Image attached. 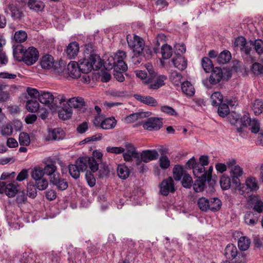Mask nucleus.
Instances as JSON below:
<instances>
[{"label":"nucleus","instance_id":"nucleus-10","mask_svg":"<svg viewBox=\"0 0 263 263\" xmlns=\"http://www.w3.org/2000/svg\"><path fill=\"white\" fill-rule=\"evenodd\" d=\"M144 129L148 130H157L162 126V122L158 118H151L142 124Z\"/></svg>","mask_w":263,"mask_h":263},{"label":"nucleus","instance_id":"nucleus-46","mask_svg":"<svg viewBox=\"0 0 263 263\" xmlns=\"http://www.w3.org/2000/svg\"><path fill=\"white\" fill-rule=\"evenodd\" d=\"M135 73L136 77L141 79L144 84L147 85V83L151 82V79H149V76H147L144 71L137 70L135 71Z\"/></svg>","mask_w":263,"mask_h":263},{"label":"nucleus","instance_id":"nucleus-60","mask_svg":"<svg viewBox=\"0 0 263 263\" xmlns=\"http://www.w3.org/2000/svg\"><path fill=\"white\" fill-rule=\"evenodd\" d=\"M159 165L163 169H167L170 165V161L166 156H161L159 160Z\"/></svg>","mask_w":263,"mask_h":263},{"label":"nucleus","instance_id":"nucleus-6","mask_svg":"<svg viewBox=\"0 0 263 263\" xmlns=\"http://www.w3.org/2000/svg\"><path fill=\"white\" fill-rule=\"evenodd\" d=\"M18 191V186L14 182L0 181V194L5 193L9 197H13Z\"/></svg>","mask_w":263,"mask_h":263},{"label":"nucleus","instance_id":"nucleus-9","mask_svg":"<svg viewBox=\"0 0 263 263\" xmlns=\"http://www.w3.org/2000/svg\"><path fill=\"white\" fill-rule=\"evenodd\" d=\"M151 82L147 83L148 87L151 89H157L163 86L164 81L166 80V77L164 75L157 76L156 73L149 77Z\"/></svg>","mask_w":263,"mask_h":263},{"label":"nucleus","instance_id":"nucleus-56","mask_svg":"<svg viewBox=\"0 0 263 263\" xmlns=\"http://www.w3.org/2000/svg\"><path fill=\"white\" fill-rule=\"evenodd\" d=\"M161 111L168 115L171 116L176 117L178 116V113L177 111L172 107L167 105L162 106L160 108Z\"/></svg>","mask_w":263,"mask_h":263},{"label":"nucleus","instance_id":"nucleus-18","mask_svg":"<svg viewBox=\"0 0 263 263\" xmlns=\"http://www.w3.org/2000/svg\"><path fill=\"white\" fill-rule=\"evenodd\" d=\"M238 254V251L236 247L233 244H228L224 252V255L226 258L232 260L236 258Z\"/></svg>","mask_w":263,"mask_h":263},{"label":"nucleus","instance_id":"nucleus-42","mask_svg":"<svg viewBox=\"0 0 263 263\" xmlns=\"http://www.w3.org/2000/svg\"><path fill=\"white\" fill-rule=\"evenodd\" d=\"M68 170L70 175L75 179L79 178L80 173L82 172L78 166L75 164L69 165Z\"/></svg>","mask_w":263,"mask_h":263},{"label":"nucleus","instance_id":"nucleus-14","mask_svg":"<svg viewBox=\"0 0 263 263\" xmlns=\"http://www.w3.org/2000/svg\"><path fill=\"white\" fill-rule=\"evenodd\" d=\"M230 174L232 183H237V181L240 180L239 178L243 175L244 171L241 167L237 165L230 168Z\"/></svg>","mask_w":263,"mask_h":263},{"label":"nucleus","instance_id":"nucleus-33","mask_svg":"<svg viewBox=\"0 0 263 263\" xmlns=\"http://www.w3.org/2000/svg\"><path fill=\"white\" fill-rule=\"evenodd\" d=\"M150 113L148 112H136L132 114H130L128 116L126 117L125 118V122L126 123H132L136 121H137L139 118H142L144 116H145L146 115H147V116L150 115Z\"/></svg>","mask_w":263,"mask_h":263},{"label":"nucleus","instance_id":"nucleus-16","mask_svg":"<svg viewBox=\"0 0 263 263\" xmlns=\"http://www.w3.org/2000/svg\"><path fill=\"white\" fill-rule=\"evenodd\" d=\"M56 62L52 56L49 54H46L42 57L40 61V65L44 69H52L55 65Z\"/></svg>","mask_w":263,"mask_h":263},{"label":"nucleus","instance_id":"nucleus-53","mask_svg":"<svg viewBox=\"0 0 263 263\" xmlns=\"http://www.w3.org/2000/svg\"><path fill=\"white\" fill-rule=\"evenodd\" d=\"M18 140L21 145L27 146L30 143V137L26 133H21L19 135Z\"/></svg>","mask_w":263,"mask_h":263},{"label":"nucleus","instance_id":"nucleus-11","mask_svg":"<svg viewBox=\"0 0 263 263\" xmlns=\"http://www.w3.org/2000/svg\"><path fill=\"white\" fill-rule=\"evenodd\" d=\"M140 156V164L142 162L148 163L151 161L156 160L159 157V154L156 150L143 151Z\"/></svg>","mask_w":263,"mask_h":263},{"label":"nucleus","instance_id":"nucleus-12","mask_svg":"<svg viewBox=\"0 0 263 263\" xmlns=\"http://www.w3.org/2000/svg\"><path fill=\"white\" fill-rule=\"evenodd\" d=\"M81 72L78 64L75 61H71L67 66L66 77L69 76L72 78H78L80 77Z\"/></svg>","mask_w":263,"mask_h":263},{"label":"nucleus","instance_id":"nucleus-48","mask_svg":"<svg viewBox=\"0 0 263 263\" xmlns=\"http://www.w3.org/2000/svg\"><path fill=\"white\" fill-rule=\"evenodd\" d=\"M88 157L79 158L75 163L82 172L86 170L88 165Z\"/></svg>","mask_w":263,"mask_h":263},{"label":"nucleus","instance_id":"nucleus-38","mask_svg":"<svg viewBox=\"0 0 263 263\" xmlns=\"http://www.w3.org/2000/svg\"><path fill=\"white\" fill-rule=\"evenodd\" d=\"M170 79L174 85L179 86L182 82V76L178 72L173 71L171 73Z\"/></svg>","mask_w":263,"mask_h":263},{"label":"nucleus","instance_id":"nucleus-23","mask_svg":"<svg viewBox=\"0 0 263 263\" xmlns=\"http://www.w3.org/2000/svg\"><path fill=\"white\" fill-rule=\"evenodd\" d=\"M172 61L174 66L179 70H183L187 67V60L181 55L174 58Z\"/></svg>","mask_w":263,"mask_h":263},{"label":"nucleus","instance_id":"nucleus-57","mask_svg":"<svg viewBox=\"0 0 263 263\" xmlns=\"http://www.w3.org/2000/svg\"><path fill=\"white\" fill-rule=\"evenodd\" d=\"M35 181L36 187L39 190H44L48 187V181L45 178L37 180Z\"/></svg>","mask_w":263,"mask_h":263},{"label":"nucleus","instance_id":"nucleus-58","mask_svg":"<svg viewBox=\"0 0 263 263\" xmlns=\"http://www.w3.org/2000/svg\"><path fill=\"white\" fill-rule=\"evenodd\" d=\"M57 170V166L52 163L46 164L44 168H43L45 174L49 176L56 173Z\"/></svg>","mask_w":263,"mask_h":263},{"label":"nucleus","instance_id":"nucleus-64","mask_svg":"<svg viewBox=\"0 0 263 263\" xmlns=\"http://www.w3.org/2000/svg\"><path fill=\"white\" fill-rule=\"evenodd\" d=\"M109 169L107 165H104L100 168L98 172V176L100 178H106L109 174Z\"/></svg>","mask_w":263,"mask_h":263},{"label":"nucleus","instance_id":"nucleus-20","mask_svg":"<svg viewBox=\"0 0 263 263\" xmlns=\"http://www.w3.org/2000/svg\"><path fill=\"white\" fill-rule=\"evenodd\" d=\"M79 51V45L77 42L70 43L66 49V53L70 59L74 58Z\"/></svg>","mask_w":263,"mask_h":263},{"label":"nucleus","instance_id":"nucleus-55","mask_svg":"<svg viewBox=\"0 0 263 263\" xmlns=\"http://www.w3.org/2000/svg\"><path fill=\"white\" fill-rule=\"evenodd\" d=\"M204 172V167L199 164H197L193 169L194 175L198 178L204 177L205 175Z\"/></svg>","mask_w":263,"mask_h":263},{"label":"nucleus","instance_id":"nucleus-31","mask_svg":"<svg viewBox=\"0 0 263 263\" xmlns=\"http://www.w3.org/2000/svg\"><path fill=\"white\" fill-rule=\"evenodd\" d=\"M26 108L30 112H36L40 108V104L36 100H29L26 102Z\"/></svg>","mask_w":263,"mask_h":263},{"label":"nucleus","instance_id":"nucleus-50","mask_svg":"<svg viewBox=\"0 0 263 263\" xmlns=\"http://www.w3.org/2000/svg\"><path fill=\"white\" fill-rule=\"evenodd\" d=\"M231 178L226 175H222L220 179V184L221 189L226 190L231 187Z\"/></svg>","mask_w":263,"mask_h":263},{"label":"nucleus","instance_id":"nucleus-13","mask_svg":"<svg viewBox=\"0 0 263 263\" xmlns=\"http://www.w3.org/2000/svg\"><path fill=\"white\" fill-rule=\"evenodd\" d=\"M64 137V133L63 130L60 128H49L47 135L45 137V139L46 141L59 140Z\"/></svg>","mask_w":263,"mask_h":263},{"label":"nucleus","instance_id":"nucleus-40","mask_svg":"<svg viewBox=\"0 0 263 263\" xmlns=\"http://www.w3.org/2000/svg\"><path fill=\"white\" fill-rule=\"evenodd\" d=\"M72 112L71 108H62L59 111V117L64 120L69 119L72 116Z\"/></svg>","mask_w":263,"mask_h":263},{"label":"nucleus","instance_id":"nucleus-19","mask_svg":"<svg viewBox=\"0 0 263 263\" xmlns=\"http://www.w3.org/2000/svg\"><path fill=\"white\" fill-rule=\"evenodd\" d=\"M247 188L251 192H256L259 189V184L257 178L253 176H248L246 180Z\"/></svg>","mask_w":263,"mask_h":263},{"label":"nucleus","instance_id":"nucleus-49","mask_svg":"<svg viewBox=\"0 0 263 263\" xmlns=\"http://www.w3.org/2000/svg\"><path fill=\"white\" fill-rule=\"evenodd\" d=\"M197 204L199 208L202 211L206 212L209 210V199L205 197L199 198Z\"/></svg>","mask_w":263,"mask_h":263},{"label":"nucleus","instance_id":"nucleus-52","mask_svg":"<svg viewBox=\"0 0 263 263\" xmlns=\"http://www.w3.org/2000/svg\"><path fill=\"white\" fill-rule=\"evenodd\" d=\"M52 69L56 74L66 77L65 72L66 71V68H65V65L64 64L62 65L59 63H56Z\"/></svg>","mask_w":263,"mask_h":263},{"label":"nucleus","instance_id":"nucleus-45","mask_svg":"<svg viewBox=\"0 0 263 263\" xmlns=\"http://www.w3.org/2000/svg\"><path fill=\"white\" fill-rule=\"evenodd\" d=\"M244 219L245 223L251 226H254L257 221V218L254 216L253 213L251 212H248L245 214Z\"/></svg>","mask_w":263,"mask_h":263},{"label":"nucleus","instance_id":"nucleus-30","mask_svg":"<svg viewBox=\"0 0 263 263\" xmlns=\"http://www.w3.org/2000/svg\"><path fill=\"white\" fill-rule=\"evenodd\" d=\"M181 89L183 92L188 96H192L195 93L193 85L187 81L182 84Z\"/></svg>","mask_w":263,"mask_h":263},{"label":"nucleus","instance_id":"nucleus-63","mask_svg":"<svg viewBox=\"0 0 263 263\" xmlns=\"http://www.w3.org/2000/svg\"><path fill=\"white\" fill-rule=\"evenodd\" d=\"M28 96L32 99H39L41 91L37 89L31 87H27L26 89Z\"/></svg>","mask_w":263,"mask_h":263},{"label":"nucleus","instance_id":"nucleus-17","mask_svg":"<svg viewBox=\"0 0 263 263\" xmlns=\"http://www.w3.org/2000/svg\"><path fill=\"white\" fill-rule=\"evenodd\" d=\"M234 46L237 49L244 51L246 53H249L251 48L247 45V41L243 36H239L234 42Z\"/></svg>","mask_w":263,"mask_h":263},{"label":"nucleus","instance_id":"nucleus-59","mask_svg":"<svg viewBox=\"0 0 263 263\" xmlns=\"http://www.w3.org/2000/svg\"><path fill=\"white\" fill-rule=\"evenodd\" d=\"M230 112L229 106L226 104H221L218 108V113L222 117L227 116Z\"/></svg>","mask_w":263,"mask_h":263},{"label":"nucleus","instance_id":"nucleus-34","mask_svg":"<svg viewBox=\"0 0 263 263\" xmlns=\"http://www.w3.org/2000/svg\"><path fill=\"white\" fill-rule=\"evenodd\" d=\"M45 172L43 168L40 166H35L31 172V177L35 180L44 178Z\"/></svg>","mask_w":263,"mask_h":263},{"label":"nucleus","instance_id":"nucleus-21","mask_svg":"<svg viewBox=\"0 0 263 263\" xmlns=\"http://www.w3.org/2000/svg\"><path fill=\"white\" fill-rule=\"evenodd\" d=\"M54 100V96L49 91H41L39 101L42 104L48 105L51 103Z\"/></svg>","mask_w":263,"mask_h":263},{"label":"nucleus","instance_id":"nucleus-24","mask_svg":"<svg viewBox=\"0 0 263 263\" xmlns=\"http://www.w3.org/2000/svg\"><path fill=\"white\" fill-rule=\"evenodd\" d=\"M67 103L69 108L81 109L84 106V99L81 97H73L68 100Z\"/></svg>","mask_w":263,"mask_h":263},{"label":"nucleus","instance_id":"nucleus-62","mask_svg":"<svg viewBox=\"0 0 263 263\" xmlns=\"http://www.w3.org/2000/svg\"><path fill=\"white\" fill-rule=\"evenodd\" d=\"M88 165L92 172H96L99 170V163L93 158L88 157Z\"/></svg>","mask_w":263,"mask_h":263},{"label":"nucleus","instance_id":"nucleus-5","mask_svg":"<svg viewBox=\"0 0 263 263\" xmlns=\"http://www.w3.org/2000/svg\"><path fill=\"white\" fill-rule=\"evenodd\" d=\"M175 180L172 177H168L162 180L159 184V192L163 196H167L176 191Z\"/></svg>","mask_w":263,"mask_h":263},{"label":"nucleus","instance_id":"nucleus-47","mask_svg":"<svg viewBox=\"0 0 263 263\" xmlns=\"http://www.w3.org/2000/svg\"><path fill=\"white\" fill-rule=\"evenodd\" d=\"M13 127L10 123L3 125L0 129V133L3 136H9L12 134Z\"/></svg>","mask_w":263,"mask_h":263},{"label":"nucleus","instance_id":"nucleus-3","mask_svg":"<svg viewBox=\"0 0 263 263\" xmlns=\"http://www.w3.org/2000/svg\"><path fill=\"white\" fill-rule=\"evenodd\" d=\"M20 52L22 54L21 59H19L17 55L16 51H13V55L17 60L23 61L26 65L30 66L34 64L39 59V52L36 48L34 47H29L27 49L20 50Z\"/></svg>","mask_w":263,"mask_h":263},{"label":"nucleus","instance_id":"nucleus-25","mask_svg":"<svg viewBox=\"0 0 263 263\" xmlns=\"http://www.w3.org/2000/svg\"><path fill=\"white\" fill-rule=\"evenodd\" d=\"M186 173L182 166L180 165H175L173 169L174 180L177 181H180L182 177Z\"/></svg>","mask_w":263,"mask_h":263},{"label":"nucleus","instance_id":"nucleus-35","mask_svg":"<svg viewBox=\"0 0 263 263\" xmlns=\"http://www.w3.org/2000/svg\"><path fill=\"white\" fill-rule=\"evenodd\" d=\"M231 53L229 51H222L218 56L217 61L219 64H224L228 62L231 59Z\"/></svg>","mask_w":263,"mask_h":263},{"label":"nucleus","instance_id":"nucleus-32","mask_svg":"<svg viewBox=\"0 0 263 263\" xmlns=\"http://www.w3.org/2000/svg\"><path fill=\"white\" fill-rule=\"evenodd\" d=\"M252 109L256 115H259L263 112V102L261 100H255L252 104Z\"/></svg>","mask_w":263,"mask_h":263},{"label":"nucleus","instance_id":"nucleus-26","mask_svg":"<svg viewBox=\"0 0 263 263\" xmlns=\"http://www.w3.org/2000/svg\"><path fill=\"white\" fill-rule=\"evenodd\" d=\"M117 174L119 178L122 179L127 178L130 174V171L128 167L124 164L118 165Z\"/></svg>","mask_w":263,"mask_h":263},{"label":"nucleus","instance_id":"nucleus-4","mask_svg":"<svg viewBox=\"0 0 263 263\" xmlns=\"http://www.w3.org/2000/svg\"><path fill=\"white\" fill-rule=\"evenodd\" d=\"M126 39L129 47L132 50L135 55H141L145 47L143 39L134 34L127 35Z\"/></svg>","mask_w":263,"mask_h":263},{"label":"nucleus","instance_id":"nucleus-27","mask_svg":"<svg viewBox=\"0 0 263 263\" xmlns=\"http://www.w3.org/2000/svg\"><path fill=\"white\" fill-rule=\"evenodd\" d=\"M251 244L250 239L245 236L240 237L238 241V247L241 251H246Z\"/></svg>","mask_w":263,"mask_h":263},{"label":"nucleus","instance_id":"nucleus-28","mask_svg":"<svg viewBox=\"0 0 263 263\" xmlns=\"http://www.w3.org/2000/svg\"><path fill=\"white\" fill-rule=\"evenodd\" d=\"M116 125V120L114 117L107 118L102 122L101 128L103 129H110L114 128Z\"/></svg>","mask_w":263,"mask_h":263},{"label":"nucleus","instance_id":"nucleus-54","mask_svg":"<svg viewBox=\"0 0 263 263\" xmlns=\"http://www.w3.org/2000/svg\"><path fill=\"white\" fill-rule=\"evenodd\" d=\"M182 185L184 187L190 188L193 183V180L191 176L186 173L182 177Z\"/></svg>","mask_w":263,"mask_h":263},{"label":"nucleus","instance_id":"nucleus-41","mask_svg":"<svg viewBox=\"0 0 263 263\" xmlns=\"http://www.w3.org/2000/svg\"><path fill=\"white\" fill-rule=\"evenodd\" d=\"M209 203V210L213 211L219 210L221 206V202L217 198H211Z\"/></svg>","mask_w":263,"mask_h":263},{"label":"nucleus","instance_id":"nucleus-1","mask_svg":"<svg viewBox=\"0 0 263 263\" xmlns=\"http://www.w3.org/2000/svg\"><path fill=\"white\" fill-rule=\"evenodd\" d=\"M230 121L231 124L234 125L238 132H242L247 125L249 129L253 133H257L259 130V124L255 119H251L247 116L240 118L238 115L232 114L230 115Z\"/></svg>","mask_w":263,"mask_h":263},{"label":"nucleus","instance_id":"nucleus-51","mask_svg":"<svg viewBox=\"0 0 263 263\" xmlns=\"http://www.w3.org/2000/svg\"><path fill=\"white\" fill-rule=\"evenodd\" d=\"M201 65L206 72L211 71L213 67L212 61L207 57H204L202 59Z\"/></svg>","mask_w":263,"mask_h":263},{"label":"nucleus","instance_id":"nucleus-22","mask_svg":"<svg viewBox=\"0 0 263 263\" xmlns=\"http://www.w3.org/2000/svg\"><path fill=\"white\" fill-rule=\"evenodd\" d=\"M135 98L140 102L151 106H156L158 105L157 100L151 96L135 95Z\"/></svg>","mask_w":263,"mask_h":263},{"label":"nucleus","instance_id":"nucleus-36","mask_svg":"<svg viewBox=\"0 0 263 263\" xmlns=\"http://www.w3.org/2000/svg\"><path fill=\"white\" fill-rule=\"evenodd\" d=\"M223 99L222 94L219 91H216L211 95V102L212 105L217 106L221 104Z\"/></svg>","mask_w":263,"mask_h":263},{"label":"nucleus","instance_id":"nucleus-43","mask_svg":"<svg viewBox=\"0 0 263 263\" xmlns=\"http://www.w3.org/2000/svg\"><path fill=\"white\" fill-rule=\"evenodd\" d=\"M161 52L163 59H168L172 55V48L171 46L167 44L163 45L161 47Z\"/></svg>","mask_w":263,"mask_h":263},{"label":"nucleus","instance_id":"nucleus-2","mask_svg":"<svg viewBox=\"0 0 263 263\" xmlns=\"http://www.w3.org/2000/svg\"><path fill=\"white\" fill-rule=\"evenodd\" d=\"M78 64L81 71L84 73H87L92 69L97 70L102 65L101 59L96 54H91L87 59L80 60Z\"/></svg>","mask_w":263,"mask_h":263},{"label":"nucleus","instance_id":"nucleus-61","mask_svg":"<svg viewBox=\"0 0 263 263\" xmlns=\"http://www.w3.org/2000/svg\"><path fill=\"white\" fill-rule=\"evenodd\" d=\"M251 70L254 74H261L263 73V66L259 63H254L252 64Z\"/></svg>","mask_w":263,"mask_h":263},{"label":"nucleus","instance_id":"nucleus-29","mask_svg":"<svg viewBox=\"0 0 263 263\" xmlns=\"http://www.w3.org/2000/svg\"><path fill=\"white\" fill-rule=\"evenodd\" d=\"M9 10L10 13L8 12V10H6L5 12L7 14H10L14 20H20L23 16L22 13L13 5H10L9 6Z\"/></svg>","mask_w":263,"mask_h":263},{"label":"nucleus","instance_id":"nucleus-44","mask_svg":"<svg viewBox=\"0 0 263 263\" xmlns=\"http://www.w3.org/2000/svg\"><path fill=\"white\" fill-rule=\"evenodd\" d=\"M250 44L251 45L254 46V48L256 51V52L259 54H261L263 53V41L260 39L256 40L254 41H250Z\"/></svg>","mask_w":263,"mask_h":263},{"label":"nucleus","instance_id":"nucleus-7","mask_svg":"<svg viewBox=\"0 0 263 263\" xmlns=\"http://www.w3.org/2000/svg\"><path fill=\"white\" fill-rule=\"evenodd\" d=\"M126 152L123 153L124 160L126 162H130L133 158L136 159V163L137 165H140L139 154L136 151L135 147L130 144L125 145Z\"/></svg>","mask_w":263,"mask_h":263},{"label":"nucleus","instance_id":"nucleus-37","mask_svg":"<svg viewBox=\"0 0 263 263\" xmlns=\"http://www.w3.org/2000/svg\"><path fill=\"white\" fill-rule=\"evenodd\" d=\"M27 39V33L22 30L16 31L13 36V39L17 43H23L26 41Z\"/></svg>","mask_w":263,"mask_h":263},{"label":"nucleus","instance_id":"nucleus-15","mask_svg":"<svg viewBox=\"0 0 263 263\" xmlns=\"http://www.w3.org/2000/svg\"><path fill=\"white\" fill-rule=\"evenodd\" d=\"M223 77V72L220 68H214L209 77V82L212 85H216L219 83Z\"/></svg>","mask_w":263,"mask_h":263},{"label":"nucleus","instance_id":"nucleus-39","mask_svg":"<svg viewBox=\"0 0 263 263\" xmlns=\"http://www.w3.org/2000/svg\"><path fill=\"white\" fill-rule=\"evenodd\" d=\"M104 64L106 69L114 68L116 69V63L115 62L114 55L106 54L103 59Z\"/></svg>","mask_w":263,"mask_h":263},{"label":"nucleus","instance_id":"nucleus-8","mask_svg":"<svg viewBox=\"0 0 263 263\" xmlns=\"http://www.w3.org/2000/svg\"><path fill=\"white\" fill-rule=\"evenodd\" d=\"M115 62L116 63V69L121 71H126L127 69V66L124 62V60L126 58V52L118 50L114 54Z\"/></svg>","mask_w":263,"mask_h":263}]
</instances>
